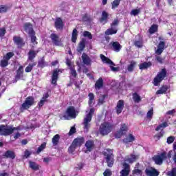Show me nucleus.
<instances>
[{
  "mask_svg": "<svg viewBox=\"0 0 176 176\" xmlns=\"http://www.w3.org/2000/svg\"><path fill=\"white\" fill-rule=\"evenodd\" d=\"M175 140V137L174 136H169L167 138V144H173V142H174V141Z\"/></svg>",
  "mask_w": 176,
  "mask_h": 176,
  "instance_id": "680f3d73",
  "label": "nucleus"
},
{
  "mask_svg": "<svg viewBox=\"0 0 176 176\" xmlns=\"http://www.w3.org/2000/svg\"><path fill=\"white\" fill-rule=\"evenodd\" d=\"M31 39V43H33V45H37L38 42H36V36H35V32H34L33 34H29Z\"/></svg>",
  "mask_w": 176,
  "mask_h": 176,
  "instance_id": "79ce46f5",
  "label": "nucleus"
},
{
  "mask_svg": "<svg viewBox=\"0 0 176 176\" xmlns=\"http://www.w3.org/2000/svg\"><path fill=\"white\" fill-rule=\"evenodd\" d=\"M110 45H111V49L117 53H119V52L122 50V45L118 41H112Z\"/></svg>",
  "mask_w": 176,
  "mask_h": 176,
  "instance_id": "ddd939ff",
  "label": "nucleus"
},
{
  "mask_svg": "<svg viewBox=\"0 0 176 176\" xmlns=\"http://www.w3.org/2000/svg\"><path fill=\"white\" fill-rule=\"evenodd\" d=\"M124 108V100H120L118 102L117 106L116 107V110L118 115H119V113H122V111H123Z\"/></svg>",
  "mask_w": 176,
  "mask_h": 176,
  "instance_id": "4468645a",
  "label": "nucleus"
},
{
  "mask_svg": "<svg viewBox=\"0 0 176 176\" xmlns=\"http://www.w3.org/2000/svg\"><path fill=\"white\" fill-rule=\"evenodd\" d=\"M24 30L26 32H28L29 35L35 32V31H34V29H32V25L28 23L24 24Z\"/></svg>",
  "mask_w": 176,
  "mask_h": 176,
  "instance_id": "412c9836",
  "label": "nucleus"
},
{
  "mask_svg": "<svg viewBox=\"0 0 176 176\" xmlns=\"http://www.w3.org/2000/svg\"><path fill=\"white\" fill-rule=\"evenodd\" d=\"M47 98H49V94H45L43 95V97L41 98V100H40V102L38 104L39 108H42V106L45 105V102H46V101H47Z\"/></svg>",
  "mask_w": 176,
  "mask_h": 176,
  "instance_id": "a878e982",
  "label": "nucleus"
},
{
  "mask_svg": "<svg viewBox=\"0 0 176 176\" xmlns=\"http://www.w3.org/2000/svg\"><path fill=\"white\" fill-rule=\"evenodd\" d=\"M83 142H85V138H78L73 141V144L77 147L81 146Z\"/></svg>",
  "mask_w": 176,
  "mask_h": 176,
  "instance_id": "bb28decb",
  "label": "nucleus"
},
{
  "mask_svg": "<svg viewBox=\"0 0 176 176\" xmlns=\"http://www.w3.org/2000/svg\"><path fill=\"white\" fill-rule=\"evenodd\" d=\"M168 124L167 122H162L155 128V131H159V130H162V129H166V127H168Z\"/></svg>",
  "mask_w": 176,
  "mask_h": 176,
  "instance_id": "a19ab883",
  "label": "nucleus"
},
{
  "mask_svg": "<svg viewBox=\"0 0 176 176\" xmlns=\"http://www.w3.org/2000/svg\"><path fill=\"white\" fill-rule=\"evenodd\" d=\"M145 173L147 176H159V171L153 167H148L146 168Z\"/></svg>",
  "mask_w": 176,
  "mask_h": 176,
  "instance_id": "9b49d317",
  "label": "nucleus"
},
{
  "mask_svg": "<svg viewBox=\"0 0 176 176\" xmlns=\"http://www.w3.org/2000/svg\"><path fill=\"white\" fill-rule=\"evenodd\" d=\"M167 86H164L160 90L157 91L156 94H164L167 91Z\"/></svg>",
  "mask_w": 176,
  "mask_h": 176,
  "instance_id": "a18cd8bd",
  "label": "nucleus"
},
{
  "mask_svg": "<svg viewBox=\"0 0 176 176\" xmlns=\"http://www.w3.org/2000/svg\"><path fill=\"white\" fill-rule=\"evenodd\" d=\"M82 60L83 64H85V65H91V59L87 54H86V53L82 54Z\"/></svg>",
  "mask_w": 176,
  "mask_h": 176,
  "instance_id": "a211bd4d",
  "label": "nucleus"
},
{
  "mask_svg": "<svg viewBox=\"0 0 176 176\" xmlns=\"http://www.w3.org/2000/svg\"><path fill=\"white\" fill-rule=\"evenodd\" d=\"M89 97V102L88 104L90 107H93L94 105V102H96V100H94V94L93 93H89L88 95Z\"/></svg>",
  "mask_w": 176,
  "mask_h": 176,
  "instance_id": "7c9ffc66",
  "label": "nucleus"
},
{
  "mask_svg": "<svg viewBox=\"0 0 176 176\" xmlns=\"http://www.w3.org/2000/svg\"><path fill=\"white\" fill-rule=\"evenodd\" d=\"M69 69L72 76L76 78V70H75V67L73 66V67H70Z\"/></svg>",
  "mask_w": 176,
  "mask_h": 176,
  "instance_id": "bf43d9fd",
  "label": "nucleus"
},
{
  "mask_svg": "<svg viewBox=\"0 0 176 176\" xmlns=\"http://www.w3.org/2000/svg\"><path fill=\"white\" fill-rule=\"evenodd\" d=\"M60 141V135L56 134L52 138V144L54 146H57L58 145V142Z\"/></svg>",
  "mask_w": 176,
  "mask_h": 176,
  "instance_id": "f704fd0d",
  "label": "nucleus"
},
{
  "mask_svg": "<svg viewBox=\"0 0 176 176\" xmlns=\"http://www.w3.org/2000/svg\"><path fill=\"white\" fill-rule=\"evenodd\" d=\"M135 65H137V63H135V61H131L127 67L128 72H133L134 68H135Z\"/></svg>",
  "mask_w": 176,
  "mask_h": 176,
  "instance_id": "e433bc0d",
  "label": "nucleus"
},
{
  "mask_svg": "<svg viewBox=\"0 0 176 176\" xmlns=\"http://www.w3.org/2000/svg\"><path fill=\"white\" fill-rule=\"evenodd\" d=\"M85 146L87 151H89V152H91V151L93 149V146H94V142L91 140H88L85 144Z\"/></svg>",
  "mask_w": 176,
  "mask_h": 176,
  "instance_id": "72a5a7b5",
  "label": "nucleus"
},
{
  "mask_svg": "<svg viewBox=\"0 0 176 176\" xmlns=\"http://www.w3.org/2000/svg\"><path fill=\"white\" fill-rule=\"evenodd\" d=\"M93 115H94V108H91L89 112L84 118L82 124L84 126V131L86 133H87V131H89V129H90V122H91Z\"/></svg>",
  "mask_w": 176,
  "mask_h": 176,
  "instance_id": "f03ea898",
  "label": "nucleus"
},
{
  "mask_svg": "<svg viewBox=\"0 0 176 176\" xmlns=\"http://www.w3.org/2000/svg\"><path fill=\"white\" fill-rule=\"evenodd\" d=\"M64 118L65 120H68L69 118L75 119V118H76V111L75 110V107H69L67 108L66 114L64 116Z\"/></svg>",
  "mask_w": 176,
  "mask_h": 176,
  "instance_id": "6e6552de",
  "label": "nucleus"
},
{
  "mask_svg": "<svg viewBox=\"0 0 176 176\" xmlns=\"http://www.w3.org/2000/svg\"><path fill=\"white\" fill-rule=\"evenodd\" d=\"M34 101L35 99H34V97L32 96H28L26 98L25 102L21 106V111L23 112V111H25V109L31 108V107L34 105Z\"/></svg>",
  "mask_w": 176,
  "mask_h": 176,
  "instance_id": "39448f33",
  "label": "nucleus"
},
{
  "mask_svg": "<svg viewBox=\"0 0 176 176\" xmlns=\"http://www.w3.org/2000/svg\"><path fill=\"white\" fill-rule=\"evenodd\" d=\"M123 134H124V133L120 131H118L117 133H116L115 137L116 138H120L122 137V135H123Z\"/></svg>",
  "mask_w": 176,
  "mask_h": 176,
  "instance_id": "69168bd1",
  "label": "nucleus"
},
{
  "mask_svg": "<svg viewBox=\"0 0 176 176\" xmlns=\"http://www.w3.org/2000/svg\"><path fill=\"white\" fill-rule=\"evenodd\" d=\"M78 39V30L76 29H74L72 35V42L75 43L76 40Z\"/></svg>",
  "mask_w": 176,
  "mask_h": 176,
  "instance_id": "4c0bfd02",
  "label": "nucleus"
},
{
  "mask_svg": "<svg viewBox=\"0 0 176 176\" xmlns=\"http://www.w3.org/2000/svg\"><path fill=\"white\" fill-rule=\"evenodd\" d=\"M143 43H144V41H143L142 38H140L139 40H136L134 42V45L137 47H141L142 46Z\"/></svg>",
  "mask_w": 176,
  "mask_h": 176,
  "instance_id": "c03bdc74",
  "label": "nucleus"
},
{
  "mask_svg": "<svg viewBox=\"0 0 176 176\" xmlns=\"http://www.w3.org/2000/svg\"><path fill=\"white\" fill-rule=\"evenodd\" d=\"M167 175L176 176V168H173L171 170L168 171Z\"/></svg>",
  "mask_w": 176,
  "mask_h": 176,
  "instance_id": "6e6d98bb",
  "label": "nucleus"
},
{
  "mask_svg": "<svg viewBox=\"0 0 176 176\" xmlns=\"http://www.w3.org/2000/svg\"><path fill=\"white\" fill-rule=\"evenodd\" d=\"M120 5V0H114L111 3V9H116Z\"/></svg>",
  "mask_w": 176,
  "mask_h": 176,
  "instance_id": "37998d69",
  "label": "nucleus"
},
{
  "mask_svg": "<svg viewBox=\"0 0 176 176\" xmlns=\"http://www.w3.org/2000/svg\"><path fill=\"white\" fill-rule=\"evenodd\" d=\"M103 85H104V81H103V80H102L101 78H100L96 81V84H95V87H96V89H101V87H102Z\"/></svg>",
  "mask_w": 176,
  "mask_h": 176,
  "instance_id": "ea45409f",
  "label": "nucleus"
},
{
  "mask_svg": "<svg viewBox=\"0 0 176 176\" xmlns=\"http://www.w3.org/2000/svg\"><path fill=\"white\" fill-rule=\"evenodd\" d=\"M19 130H20V127L19 126L16 128L1 125L0 126V135H10V134H12L14 140H18V138L21 137V134L19 133Z\"/></svg>",
  "mask_w": 176,
  "mask_h": 176,
  "instance_id": "f257e3e1",
  "label": "nucleus"
},
{
  "mask_svg": "<svg viewBox=\"0 0 176 176\" xmlns=\"http://www.w3.org/2000/svg\"><path fill=\"white\" fill-rule=\"evenodd\" d=\"M105 97L106 96L105 95H102L100 98H99V100H98V105H102V104H104V101L105 100Z\"/></svg>",
  "mask_w": 176,
  "mask_h": 176,
  "instance_id": "052dcab7",
  "label": "nucleus"
},
{
  "mask_svg": "<svg viewBox=\"0 0 176 176\" xmlns=\"http://www.w3.org/2000/svg\"><path fill=\"white\" fill-rule=\"evenodd\" d=\"M108 16H109V14L108 12H107V11H102L101 17L100 19V22L101 24H107V23H108Z\"/></svg>",
  "mask_w": 176,
  "mask_h": 176,
  "instance_id": "dca6fc26",
  "label": "nucleus"
},
{
  "mask_svg": "<svg viewBox=\"0 0 176 176\" xmlns=\"http://www.w3.org/2000/svg\"><path fill=\"white\" fill-rule=\"evenodd\" d=\"M100 58L104 64H109L110 65V69L113 72H118L119 71V67H115V63L111 59L103 54H100Z\"/></svg>",
  "mask_w": 176,
  "mask_h": 176,
  "instance_id": "423d86ee",
  "label": "nucleus"
},
{
  "mask_svg": "<svg viewBox=\"0 0 176 176\" xmlns=\"http://www.w3.org/2000/svg\"><path fill=\"white\" fill-rule=\"evenodd\" d=\"M164 46H166V43H164V41H160L157 45V49L155 51L156 54L160 56V54H162L164 50Z\"/></svg>",
  "mask_w": 176,
  "mask_h": 176,
  "instance_id": "2eb2a0df",
  "label": "nucleus"
},
{
  "mask_svg": "<svg viewBox=\"0 0 176 176\" xmlns=\"http://www.w3.org/2000/svg\"><path fill=\"white\" fill-rule=\"evenodd\" d=\"M118 32V28L111 26V28H109L106 30L105 34L106 35H113Z\"/></svg>",
  "mask_w": 176,
  "mask_h": 176,
  "instance_id": "393cba45",
  "label": "nucleus"
},
{
  "mask_svg": "<svg viewBox=\"0 0 176 176\" xmlns=\"http://www.w3.org/2000/svg\"><path fill=\"white\" fill-rule=\"evenodd\" d=\"M124 169L120 171V176H128L130 174V165L129 164L124 162L123 164Z\"/></svg>",
  "mask_w": 176,
  "mask_h": 176,
  "instance_id": "f8f14e48",
  "label": "nucleus"
},
{
  "mask_svg": "<svg viewBox=\"0 0 176 176\" xmlns=\"http://www.w3.org/2000/svg\"><path fill=\"white\" fill-rule=\"evenodd\" d=\"M118 24H119V21L118 19H115L111 25V27H118Z\"/></svg>",
  "mask_w": 176,
  "mask_h": 176,
  "instance_id": "774afa93",
  "label": "nucleus"
},
{
  "mask_svg": "<svg viewBox=\"0 0 176 176\" xmlns=\"http://www.w3.org/2000/svg\"><path fill=\"white\" fill-rule=\"evenodd\" d=\"M127 130H129V126H127L126 124H122L120 131H121V133H126Z\"/></svg>",
  "mask_w": 176,
  "mask_h": 176,
  "instance_id": "de8ad7c7",
  "label": "nucleus"
},
{
  "mask_svg": "<svg viewBox=\"0 0 176 176\" xmlns=\"http://www.w3.org/2000/svg\"><path fill=\"white\" fill-rule=\"evenodd\" d=\"M141 12L140 9H134L131 11V16H137Z\"/></svg>",
  "mask_w": 176,
  "mask_h": 176,
  "instance_id": "13d9d810",
  "label": "nucleus"
},
{
  "mask_svg": "<svg viewBox=\"0 0 176 176\" xmlns=\"http://www.w3.org/2000/svg\"><path fill=\"white\" fill-rule=\"evenodd\" d=\"M50 38L55 46H63V42L57 34H51Z\"/></svg>",
  "mask_w": 176,
  "mask_h": 176,
  "instance_id": "9d476101",
  "label": "nucleus"
},
{
  "mask_svg": "<svg viewBox=\"0 0 176 176\" xmlns=\"http://www.w3.org/2000/svg\"><path fill=\"white\" fill-rule=\"evenodd\" d=\"M58 72H60V69H54L52 77V84L57 85V80L58 79Z\"/></svg>",
  "mask_w": 176,
  "mask_h": 176,
  "instance_id": "6ab92c4d",
  "label": "nucleus"
},
{
  "mask_svg": "<svg viewBox=\"0 0 176 176\" xmlns=\"http://www.w3.org/2000/svg\"><path fill=\"white\" fill-rule=\"evenodd\" d=\"M76 132V129L75 128V126H72L69 132V135H72V134H75Z\"/></svg>",
  "mask_w": 176,
  "mask_h": 176,
  "instance_id": "0e129e2a",
  "label": "nucleus"
},
{
  "mask_svg": "<svg viewBox=\"0 0 176 176\" xmlns=\"http://www.w3.org/2000/svg\"><path fill=\"white\" fill-rule=\"evenodd\" d=\"M166 76H167V71H166V69H162L160 72H158L157 75L153 80L154 86H159L160 82L164 80Z\"/></svg>",
  "mask_w": 176,
  "mask_h": 176,
  "instance_id": "20e7f679",
  "label": "nucleus"
},
{
  "mask_svg": "<svg viewBox=\"0 0 176 176\" xmlns=\"http://www.w3.org/2000/svg\"><path fill=\"white\" fill-rule=\"evenodd\" d=\"M164 135V131L161 130L160 133H157L155 137L159 140L160 138H162V137Z\"/></svg>",
  "mask_w": 176,
  "mask_h": 176,
  "instance_id": "338daca9",
  "label": "nucleus"
},
{
  "mask_svg": "<svg viewBox=\"0 0 176 176\" xmlns=\"http://www.w3.org/2000/svg\"><path fill=\"white\" fill-rule=\"evenodd\" d=\"M29 164L32 170H34V171H37V170H39V165H38L36 163L30 161Z\"/></svg>",
  "mask_w": 176,
  "mask_h": 176,
  "instance_id": "58836bf2",
  "label": "nucleus"
},
{
  "mask_svg": "<svg viewBox=\"0 0 176 176\" xmlns=\"http://www.w3.org/2000/svg\"><path fill=\"white\" fill-rule=\"evenodd\" d=\"M104 176H111L112 175V172L109 169H107L104 173H103Z\"/></svg>",
  "mask_w": 176,
  "mask_h": 176,
  "instance_id": "e2e57ef3",
  "label": "nucleus"
},
{
  "mask_svg": "<svg viewBox=\"0 0 176 176\" xmlns=\"http://www.w3.org/2000/svg\"><path fill=\"white\" fill-rule=\"evenodd\" d=\"M8 65H9V60H8L6 59H3V60H1L0 66L2 68H5L6 67H8Z\"/></svg>",
  "mask_w": 176,
  "mask_h": 176,
  "instance_id": "09e8293b",
  "label": "nucleus"
},
{
  "mask_svg": "<svg viewBox=\"0 0 176 176\" xmlns=\"http://www.w3.org/2000/svg\"><path fill=\"white\" fill-rule=\"evenodd\" d=\"M157 31V25H153L148 30V32L150 34H155Z\"/></svg>",
  "mask_w": 176,
  "mask_h": 176,
  "instance_id": "49530a36",
  "label": "nucleus"
},
{
  "mask_svg": "<svg viewBox=\"0 0 176 176\" xmlns=\"http://www.w3.org/2000/svg\"><path fill=\"white\" fill-rule=\"evenodd\" d=\"M36 54H38V51L31 50L28 53V60H30V61H32V60L36 57Z\"/></svg>",
  "mask_w": 176,
  "mask_h": 176,
  "instance_id": "cd10ccee",
  "label": "nucleus"
},
{
  "mask_svg": "<svg viewBox=\"0 0 176 176\" xmlns=\"http://www.w3.org/2000/svg\"><path fill=\"white\" fill-rule=\"evenodd\" d=\"M132 98L135 104H140L142 100L141 96H140L137 92H135L132 94Z\"/></svg>",
  "mask_w": 176,
  "mask_h": 176,
  "instance_id": "5701e85b",
  "label": "nucleus"
},
{
  "mask_svg": "<svg viewBox=\"0 0 176 176\" xmlns=\"http://www.w3.org/2000/svg\"><path fill=\"white\" fill-rule=\"evenodd\" d=\"M152 66V63L151 62H144L140 65V69H147L149 67Z\"/></svg>",
  "mask_w": 176,
  "mask_h": 176,
  "instance_id": "473e14b6",
  "label": "nucleus"
},
{
  "mask_svg": "<svg viewBox=\"0 0 176 176\" xmlns=\"http://www.w3.org/2000/svg\"><path fill=\"white\" fill-rule=\"evenodd\" d=\"M14 56V54L13 52H8L6 54L5 59L7 60V61H9Z\"/></svg>",
  "mask_w": 176,
  "mask_h": 176,
  "instance_id": "5fc2aeb1",
  "label": "nucleus"
},
{
  "mask_svg": "<svg viewBox=\"0 0 176 176\" xmlns=\"http://www.w3.org/2000/svg\"><path fill=\"white\" fill-rule=\"evenodd\" d=\"M13 41L14 43L17 45L18 47H23V46L25 45L24 40H23V38L21 37L14 36Z\"/></svg>",
  "mask_w": 176,
  "mask_h": 176,
  "instance_id": "f3484780",
  "label": "nucleus"
},
{
  "mask_svg": "<svg viewBox=\"0 0 176 176\" xmlns=\"http://www.w3.org/2000/svg\"><path fill=\"white\" fill-rule=\"evenodd\" d=\"M167 156V154L166 152L162 153L160 155H154L153 157V160L155 163V164H157L158 166H162L163 164V160L166 159Z\"/></svg>",
  "mask_w": 176,
  "mask_h": 176,
  "instance_id": "1a4fd4ad",
  "label": "nucleus"
},
{
  "mask_svg": "<svg viewBox=\"0 0 176 176\" xmlns=\"http://www.w3.org/2000/svg\"><path fill=\"white\" fill-rule=\"evenodd\" d=\"M85 47H86V39L82 38L78 45V47L77 50L78 52H79V53H80V52H83Z\"/></svg>",
  "mask_w": 176,
  "mask_h": 176,
  "instance_id": "4be33fe9",
  "label": "nucleus"
},
{
  "mask_svg": "<svg viewBox=\"0 0 176 176\" xmlns=\"http://www.w3.org/2000/svg\"><path fill=\"white\" fill-rule=\"evenodd\" d=\"M104 155L108 167H112L113 166V154L112 150L107 149V151L104 153Z\"/></svg>",
  "mask_w": 176,
  "mask_h": 176,
  "instance_id": "0eeeda50",
  "label": "nucleus"
},
{
  "mask_svg": "<svg viewBox=\"0 0 176 176\" xmlns=\"http://www.w3.org/2000/svg\"><path fill=\"white\" fill-rule=\"evenodd\" d=\"M55 28L56 30H63L64 28V22L61 18H56L55 21Z\"/></svg>",
  "mask_w": 176,
  "mask_h": 176,
  "instance_id": "aec40b11",
  "label": "nucleus"
},
{
  "mask_svg": "<svg viewBox=\"0 0 176 176\" xmlns=\"http://www.w3.org/2000/svg\"><path fill=\"white\" fill-rule=\"evenodd\" d=\"M36 65V62H32V63H29L28 65L25 69V72L27 73L31 72V71H32L34 67H35Z\"/></svg>",
  "mask_w": 176,
  "mask_h": 176,
  "instance_id": "2f4dec72",
  "label": "nucleus"
},
{
  "mask_svg": "<svg viewBox=\"0 0 176 176\" xmlns=\"http://www.w3.org/2000/svg\"><path fill=\"white\" fill-rule=\"evenodd\" d=\"M78 148L73 142L72 145L69 147V153H74L75 152V149Z\"/></svg>",
  "mask_w": 176,
  "mask_h": 176,
  "instance_id": "3c124183",
  "label": "nucleus"
},
{
  "mask_svg": "<svg viewBox=\"0 0 176 176\" xmlns=\"http://www.w3.org/2000/svg\"><path fill=\"white\" fill-rule=\"evenodd\" d=\"M83 36L85 38H88V39H93V35L91 34V33L89 31H85L83 32Z\"/></svg>",
  "mask_w": 176,
  "mask_h": 176,
  "instance_id": "8fccbe9b",
  "label": "nucleus"
},
{
  "mask_svg": "<svg viewBox=\"0 0 176 176\" xmlns=\"http://www.w3.org/2000/svg\"><path fill=\"white\" fill-rule=\"evenodd\" d=\"M23 75H24V67L23 66H20L16 71V78L18 79H21V78H23Z\"/></svg>",
  "mask_w": 176,
  "mask_h": 176,
  "instance_id": "c85d7f7f",
  "label": "nucleus"
},
{
  "mask_svg": "<svg viewBox=\"0 0 176 176\" xmlns=\"http://www.w3.org/2000/svg\"><path fill=\"white\" fill-rule=\"evenodd\" d=\"M136 159L137 157L135 155H131L130 156L125 157L124 162H126V163H130L131 164V163H134V162H135Z\"/></svg>",
  "mask_w": 176,
  "mask_h": 176,
  "instance_id": "c756f323",
  "label": "nucleus"
},
{
  "mask_svg": "<svg viewBox=\"0 0 176 176\" xmlns=\"http://www.w3.org/2000/svg\"><path fill=\"white\" fill-rule=\"evenodd\" d=\"M4 156L8 159H14V157H16L14 152L12 151H7L4 154Z\"/></svg>",
  "mask_w": 176,
  "mask_h": 176,
  "instance_id": "c9c22d12",
  "label": "nucleus"
},
{
  "mask_svg": "<svg viewBox=\"0 0 176 176\" xmlns=\"http://www.w3.org/2000/svg\"><path fill=\"white\" fill-rule=\"evenodd\" d=\"M135 140V137L133 134H129L126 138L123 139L122 142L124 144H129V142H133Z\"/></svg>",
  "mask_w": 176,
  "mask_h": 176,
  "instance_id": "b1692460",
  "label": "nucleus"
},
{
  "mask_svg": "<svg viewBox=\"0 0 176 176\" xmlns=\"http://www.w3.org/2000/svg\"><path fill=\"white\" fill-rule=\"evenodd\" d=\"M153 116V109H150L146 114V118L149 120H151L152 117Z\"/></svg>",
  "mask_w": 176,
  "mask_h": 176,
  "instance_id": "864d4df0",
  "label": "nucleus"
},
{
  "mask_svg": "<svg viewBox=\"0 0 176 176\" xmlns=\"http://www.w3.org/2000/svg\"><path fill=\"white\" fill-rule=\"evenodd\" d=\"M113 129V125L111 122H104L101 124L99 131L102 135H108Z\"/></svg>",
  "mask_w": 176,
  "mask_h": 176,
  "instance_id": "7ed1b4c3",
  "label": "nucleus"
},
{
  "mask_svg": "<svg viewBox=\"0 0 176 176\" xmlns=\"http://www.w3.org/2000/svg\"><path fill=\"white\" fill-rule=\"evenodd\" d=\"M9 10V6H0V13H5Z\"/></svg>",
  "mask_w": 176,
  "mask_h": 176,
  "instance_id": "603ef678",
  "label": "nucleus"
},
{
  "mask_svg": "<svg viewBox=\"0 0 176 176\" xmlns=\"http://www.w3.org/2000/svg\"><path fill=\"white\" fill-rule=\"evenodd\" d=\"M45 148H46V144L44 142L38 148L36 151L37 153H41V152H42Z\"/></svg>",
  "mask_w": 176,
  "mask_h": 176,
  "instance_id": "4d7b16f0",
  "label": "nucleus"
}]
</instances>
